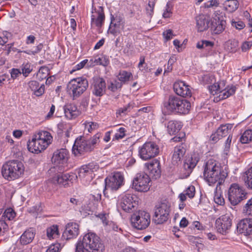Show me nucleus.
<instances>
[{
    "instance_id": "6",
    "label": "nucleus",
    "mask_w": 252,
    "mask_h": 252,
    "mask_svg": "<svg viewBox=\"0 0 252 252\" xmlns=\"http://www.w3.org/2000/svg\"><path fill=\"white\" fill-rule=\"evenodd\" d=\"M88 87V81L84 77H78L71 80L67 85V91L73 99L79 97Z\"/></svg>"
},
{
    "instance_id": "42",
    "label": "nucleus",
    "mask_w": 252,
    "mask_h": 252,
    "mask_svg": "<svg viewBox=\"0 0 252 252\" xmlns=\"http://www.w3.org/2000/svg\"><path fill=\"white\" fill-rule=\"evenodd\" d=\"M244 180L248 188L252 189V166L245 172Z\"/></svg>"
},
{
    "instance_id": "19",
    "label": "nucleus",
    "mask_w": 252,
    "mask_h": 252,
    "mask_svg": "<svg viewBox=\"0 0 252 252\" xmlns=\"http://www.w3.org/2000/svg\"><path fill=\"white\" fill-rule=\"evenodd\" d=\"M77 178V176L73 173L63 174L62 172H60L56 174L51 179V182L54 184H59L65 186L68 184V182L72 183Z\"/></svg>"
},
{
    "instance_id": "49",
    "label": "nucleus",
    "mask_w": 252,
    "mask_h": 252,
    "mask_svg": "<svg viewBox=\"0 0 252 252\" xmlns=\"http://www.w3.org/2000/svg\"><path fill=\"white\" fill-rule=\"evenodd\" d=\"M133 102H129L128 104L123 107L120 108L117 111V114L120 115H126L134 107Z\"/></svg>"
},
{
    "instance_id": "12",
    "label": "nucleus",
    "mask_w": 252,
    "mask_h": 252,
    "mask_svg": "<svg viewBox=\"0 0 252 252\" xmlns=\"http://www.w3.org/2000/svg\"><path fill=\"white\" fill-rule=\"evenodd\" d=\"M99 168L97 164L91 162L87 165L82 166L78 170V177L85 184L89 183L94 177V172Z\"/></svg>"
},
{
    "instance_id": "13",
    "label": "nucleus",
    "mask_w": 252,
    "mask_h": 252,
    "mask_svg": "<svg viewBox=\"0 0 252 252\" xmlns=\"http://www.w3.org/2000/svg\"><path fill=\"white\" fill-rule=\"evenodd\" d=\"M150 178L144 172L136 174L133 178L132 187L136 190L139 192H146L150 189Z\"/></svg>"
},
{
    "instance_id": "33",
    "label": "nucleus",
    "mask_w": 252,
    "mask_h": 252,
    "mask_svg": "<svg viewBox=\"0 0 252 252\" xmlns=\"http://www.w3.org/2000/svg\"><path fill=\"white\" fill-rule=\"evenodd\" d=\"M195 192V187L193 186H189L183 192L180 193L179 195L180 200L185 201L188 196L189 198H192Z\"/></svg>"
},
{
    "instance_id": "2",
    "label": "nucleus",
    "mask_w": 252,
    "mask_h": 252,
    "mask_svg": "<svg viewBox=\"0 0 252 252\" xmlns=\"http://www.w3.org/2000/svg\"><path fill=\"white\" fill-rule=\"evenodd\" d=\"M104 248L99 237L95 233L89 232L77 243L75 252H103Z\"/></svg>"
},
{
    "instance_id": "45",
    "label": "nucleus",
    "mask_w": 252,
    "mask_h": 252,
    "mask_svg": "<svg viewBox=\"0 0 252 252\" xmlns=\"http://www.w3.org/2000/svg\"><path fill=\"white\" fill-rule=\"evenodd\" d=\"M243 213L246 216H252V197L249 199L244 206Z\"/></svg>"
},
{
    "instance_id": "22",
    "label": "nucleus",
    "mask_w": 252,
    "mask_h": 252,
    "mask_svg": "<svg viewBox=\"0 0 252 252\" xmlns=\"http://www.w3.org/2000/svg\"><path fill=\"white\" fill-rule=\"evenodd\" d=\"M174 92L178 95L183 97L191 96V92L190 86L187 85L185 82L178 81L173 85Z\"/></svg>"
},
{
    "instance_id": "55",
    "label": "nucleus",
    "mask_w": 252,
    "mask_h": 252,
    "mask_svg": "<svg viewBox=\"0 0 252 252\" xmlns=\"http://www.w3.org/2000/svg\"><path fill=\"white\" fill-rule=\"evenodd\" d=\"M85 130L89 132H91L98 127L97 123L93 122H85L84 123Z\"/></svg>"
},
{
    "instance_id": "18",
    "label": "nucleus",
    "mask_w": 252,
    "mask_h": 252,
    "mask_svg": "<svg viewBox=\"0 0 252 252\" xmlns=\"http://www.w3.org/2000/svg\"><path fill=\"white\" fill-rule=\"evenodd\" d=\"M105 20L103 8L99 6L97 7H92L91 15V25L100 28L103 25Z\"/></svg>"
},
{
    "instance_id": "46",
    "label": "nucleus",
    "mask_w": 252,
    "mask_h": 252,
    "mask_svg": "<svg viewBox=\"0 0 252 252\" xmlns=\"http://www.w3.org/2000/svg\"><path fill=\"white\" fill-rule=\"evenodd\" d=\"M138 68L139 69L144 73L148 72L150 70L148 64L145 63V57L141 56L139 58V63L138 64Z\"/></svg>"
},
{
    "instance_id": "29",
    "label": "nucleus",
    "mask_w": 252,
    "mask_h": 252,
    "mask_svg": "<svg viewBox=\"0 0 252 252\" xmlns=\"http://www.w3.org/2000/svg\"><path fill=\"white\" fill-rule=\"evenodd\" d=\"M209 20L204 15H200L196 18V27L198 32H202L208 28Z\"/></svg>"
},
{
    "instance_id": "64",
    "label": "nucleus",
    "mask_w": 252,
    "mask_h": 252,
    "mask_svg": "<svg viewBox=\"0 0 252 252\" xmlns=\"http://www.w3.org/2000/svg\"><path fill=\"white\" fill-rule=\"evenodd\" d=\"M252 46V41H244L241 46V49L242 52H247Z\"/></svg>"
},
{
    "instance_id": "44",
    "label": "nucleus",
    "mask_w": 252,
    "mask_h": 252,
    "mask_svg": "<svg viewBox=\"0 0 252 252\" xmlns=\"http://www.w3.org/2000/svg\"><path fill=\"white\" fill-rule=\"evenodd\" d=\"M252 140V130L247 129L242 134L240 141L242 143H248Z\"/></svg>"
},
{
    "instance_id": "28",
    "label": "nucleus",
    "mask_w": 252,
    "mask_h": 252,
    "mask_svg": "<svg viewBox=\"0 0 252 252\" xmlns=\"http://www.w3.org/2000/svg\"><path fill=\"white\" fill-rule=\"evenodd\" d=\"M35 235V230L32 228L27 229L20 236V243L23 245L31 243L33 240Z\"/></svg>"
},
{
    "instance_id": "50",
    "label": "nucleus",
    "mask_w": 252,
    "mask_h": 252,
    "mask_svg": "<svg viewBox=\"0 0 252 252\" xmlns=\"http://www.w3.org/2000/svg\"><path fill=\"white\" fill-rule=\"evenodd\" d=\"M173 5L170 1H168L163 10L162 17L164 18H168L171 17L172 13Z\"/></svg>"
},
{
    "instance_id": "8",
    "label": "nucleus",
    "mask_w": 252,
    "mask_h": 252,
    "mask_svg": "<svg viewBox=\"0 0 252 252\" xmlns=\"http://www.w3.org/2000/svg\"><path fill=\"white\" fill-rule=\"evenodd\" d=\"M159 153V147L154 142H146L138 148V156L144 160L156 157Z\"/></svg>"
},
{
    "instance_id": "36",
    "label": "nucleus",
    "mask_w": 252,
    "mask_h": 252,
    "mask_svg": "<svg viewBox=\"0 0 252 252\" xmlns=\"http://www.w3.org/2000/svg\"><path fill=\"white\" fill-rule=\"evenodd\" d=\"M47 237L51 240L58 238L60 235L59 227L57 225H52L46 229Z\"/></svg>"
},
{
    "instance_id": "16",
    "label": "nucleus",
    "mask_w": 252,
    "mask_h": 252,
    "mask_svg": "<svg viewBox=\"0 0 252 252\" xmlns=\"http://www.w3.org/2000/svg\"><path fill=\"white\" fill-rule=\"evenodd\" d=\"M124 183V177L119 172H115L112 176L107 177L105 180V188L112 190H116Z\"/></svg>"
},
{
    "instance_id": "52",
    "label": "nucleus",
    "mask_w": 252,
    "mask_h": 252,
    "mask_svg": "<svg viewBox=\"0 0 252 252\" xmlns=\"http://www.w3.org/2000/svg\"><path fill=\"white\" fill-rule=\"evenodd\" d=\"M122 86L123 85L122 84V83H120L117 80H114L110 83V84L108 86V88L111 91L115 92L117 90L121 89Z\"/></svg>"
},
{
    "instance_id": "51",
    "label": "nucleus",
    "mask_w": 252,
    "mask_h": 252,
    "mask_svg": "<svg viewBox=\"0 0 252 252\" xmlns=\"http://www.w3.org/2000/svg\"><path fill=\"white\" fill-rule=\"evenodd\" d=\"M100 137V134L96 133L91 139L87 140L91 148V151L94 150L95 146L99 142Z\"/></svg>"
},
{
    "instance_id": "43",
    "label": "nucleus",
    "mask_w": 252,
    "mask_h": 252,
    "mask_svg": "<svg viewBox=\"0 0 252 252\" xmlns=\"http://www.w3.org/2000/svg\"><path fill=\"white\" fill-rule=\"evenodd\" d=\"M239 47V42L235 39L229 40L226 43V48L230 52H236Z\"/></svg>"
},
{
    "instance_id": "58",
    "label": "nucleus",
    "mask_w": 252,
    "mask_h": 252,
    "mask_svg": "<svg viewBox=\"0 0 252 252\" xmlns=\"http://www.w3.org/2000/svg\"><path fill=\"white\" fill-rule=\"evenodd\" d=\"M125 129L124 127H120L115 133L112 140H119L122 139L125 136Z\"/></svg>"
},
{
    "instance_id": "54",
    "label": "nucleus",
    "mask_w": 252,
    "mask_h": 252,
    "mask_svg": "<svg viewBox=\"0 0 252 252\" xmlns=\"http://www.w3.org/2000/svg\"><path fill=\"white\" fill-rule=\"evenodd\" d=\"M157 0H150L148 5L146 6V13L149 16H151L154 13V9Z\"/></svg>"
},
{
    "instance_id": "25",
    "label": "nucleus",
    "mask_w": 252,
    "mask_h": 252,
    "mask_svg": "<svg viewBox=\"0 0 252 252\" xmlns=\"http://www.w3.org/2000/svg\"><path fill=\"white\" fill-rule=\"evenodd\" d=\"M93 93L97 96L103 95L106 89L105 81L101 78H95L93 84Z\"/></svg>"
},
{
    "instance_id": "38",
    "label": "nucleus",
    "mask_w": 252,
    "mask_h": 252,
    "mask_svg": "<svg viewBox=\"0 0 252 252\" xmlns=\"http://www.w3.org/2000/svg\"><path fill=\"white\" fill-rule=\"evenodd\" d=\"M226 22L225 21H221L220 23H211V30L214 34H220L224 30Z\"/></svg>"
},
{
    "instance_id": "48",
    "label": "nucleus",
    "mask_w": 252,
    "mask_h": 252,
    "mask_svg": "<svg viewBox=\"0 0 252 252\" xmlns=\"http://www.w3.org/2000/svg\"><path fill=\"white\" fill-rule=\"evenodd\" d=\"M49 69L48 67L46 66L41 67L37 74V77L40 80L46 79L49 74Z\"/></svg>"
},
{
    "instance_id": "10",
    "label": "nucleus",
    "mask_w": 252,
    "mask_h": 252,
    "mask_svg": "<svg viewBox=\"0 0 252 252\" xmlns=\"http://www.w3.org/2000/svg\"><path fill=\"white\" fill-rule=\"evenodd\" d=\"M247 193L245 189L237 184H232L228 191V198L233 205H236L246 198Z\"/></svg>"
},
{
    "instance_id": "59",
    "label": "nucleus",
    "mask_w": 252,
    "mask_h": 252,
    "mask_svg": "<svg viewBox=\"0 0 252 252\" xmlns=\"http://www.w3.org/2000/svg\"><path fill=\"white\" fill-rule=\"evenodd\" d=\"M231 26L236 29L240 30L245 27V24L242 21L233 19L231 21Z\"/></svg>"
},
{
    "instance_id": "35",
    "label": "nucleus",
    "mask_w": 252,
    "mask_h": 252,
    "mask_svg": "<svg viewBox=\"0 0 252 252\" xmlns=\"http://www.w3.org/2000/svg\"><path fill=\"white\" fill-rule=\"evenodd\" d=\"M118 79L122 84H126L129 81L133 78L132 74L130 72L126 70H121L117 76Z\"/></svg>"
},
{
    "instance_id": "37",
    "label": "nucleus",
    "mask_w": 252,
    "mask_h": 252,
    "mask_svg": "<svg viewBox=\"0 0 252 252\" xmlns=\"http://www.w3.org/2000/svg\"><path fill=\"white\" fill-rule=\"evenodd\" d=\"M190 109V103L186 99H181L179 105L176 113L188 114Z\"/></svg>"
},
{
    "instance_id": "20",
    "label": "nucleus",
    "mask_w": 252,
    "mask_h": 252,
    "mask_svg": "<svg viewBox=\"0 0 252 252\" xmlns=\"http://www.w3.org/2000/svg\"><path fill=\"white\" fill-rule=\"evenodd\" d=\"M199 159L200 157L198 153H193L186 159L184 164V169L186 172L183 177V178H187L189 176Z\"/></svg>"
},
{
    "instance_id": "3",
    "label": "nucleus",
    "mask_w": 252,
    "mask_h": 252,
    "mask_svg": "<svg viewBox=\"0 0 252 252\" xmlns=\"http://www.w3.org/2000/svg\"><path fill=\"white\" fill-rule=\"evenodd\" d=\"M51 133L46 130H39L33 136L28 144L29 151L38 154L45 150L52 142Z\"/></svg>"
},
{
    "instance_id": "24",
    "label": "nucleus",
    "mask_w": 252,
    "mask_h": 252,
    "mask_svg": "<svg viewBox=\"0 0 252 252\" xmlns=\"http://www.w3.org/2000/svg\"><path fill=\"white\" fill-rule=\"evenodd\" d=\"M65 117L68 120H73L77 118L81 111L73 103H67L63 106Z\"/></svg>"
},
{
    "instance_id": "39",
    "label": "nucleus",
    "mask_w": 252,
    "mask_h": 252,
    "mask_svg": "<svg viewBox=\"0 0 252 252\" xmlns=\"http://www.w3.org/2000/svg\"><path fill=\"white\" fill-rule=\"evenodd\" d=\"M233 125L230 124L221 125L217 130L222 137L226 136L231 131Z\"/></svg>"
},
{
    "instance_id": "21",
    "label": "nucleus",
    "mask_w": 252,
    "mask_h": 252,
    "mask_svg": "<svg viewBox=\"0 0 252 252\" xmlns=\"http://www.w3.org/2000/svg\"><path fill=\"white\" fill-rule=\"evenodd\" d=\"M79 233V225L74 222H70L66 224L65 229L63 233V237L66 240L76 238Z\"/></svg>"
},
{
    "instance_id": "9",
    "label": "nucleus",
    "mask_w": 252,
    "mask_h": 252,
    "mask_svg": "<svg viewBox=\"0 0 252 252\" xmlns=\"http://www.w3.org/2000/svg\"><path fill=\"white\" fill-rule=\"evenodd\" d=\"M68 157V152L65 149H61L55 151L53 154L52 160L56 167L50 169V171L52 172L55 168H57L60 171L66 170Z\"/></svg>"
},
{
    "instance_id": "11",
    "label": "nucleus",
    "mask_w": 252,
    "mask_h": 252,
    "mask_svg": "<svg viewBox=\"0 0 252 252\" xmlns=\"http://www.w3.org/2000/svg\"><path fill=\"white\" fill-rule=\"evenodd\" d=\"M138 203V198L133 193H126L122 195L118 202V207L126 212H129Z\"/></svg>"
},
{
    "instance_id": "26",
    "label": "nucleus",
    "mask_w": 252,
    "mask_h": 252,
    "mask_svg": "<svg viewBox=\"0 0 252 252\" xmlns=\"http://www.w3.org/2000/svg\"><path fill=\"white\" fill-rule=\"evenodd\" d=\"M181 99L176 96H170L167 101L163 103L164 108L168 112H177Z\"/></svg>"
},
{
    "instance_id": "7",
    "label": "nucleus",
    "mask_w": 252,
    "mask_h": 252,
    "mask_svg": "<svg viewBox=\"0 0 252 252\" xmlns=\"http://www.w3.org/2000/svg\"><path fill=\"white\" fill-rule=\"evenodd\" d=\"M151 217L149 213L143 210H139L133 213L130 218L131 226L138 230H143L150 224Z\"/></svg>"
},
{
    "instance_id": "32",
    "label": "nucleus",
    "mask_w": 252,
    "mask_h": 252,
    "mask_svg": "<svg viewBox=\"0 0 252 252\" xmlns=\"http://www.w3.org/2000/svg\"><path fill=\"white\" fill-rule=\"evenodd\" d=\"M108 63L109 60L106 57L104 56H101L100 57L96 56L89 60V64H87V65L88 66H94L97 65H102L106 66L108 64Z\"/></svg>"
},
{
    "instance_id": "40",
    "label": "nucleus",
    "mask_w": 252,
    "mask_h": 252,
    "mask_svg": "<svg viewBox=\"0 0 252 252\" xmlns=\"http://www.w3.org/2000/svg\"><path fill=\"white\" fill-rule=\"evenodd\" d=\"M198 80L202 84H209L215 81L214 76L209 73L200 75L198 76Z\"/></svg>"
},
{
    "instance_id": "4",
    "label": "nucleus",
    "mask_w": 252,
    "mask_h": 252,
    "mask_svg": "<svg viewBox=\"0 0 252 252\" xmlns=\"http://www.w3.org/2000/svg\"><path fill=\"white\" fill-rule=\"evenodd\" d=\"M24 171L25 166L23 162L13 159L6 161L2 165L1 173L5 179L12 181L20 178Z\"/></svg>"
},
{
    "instance_id": "31",
    "label": "nucleus",
    "mask_w": 252,
    "mask_h": 252,
    "mask_svg": "<svg viewBox=\"0 0 252 252\" xmlns=\"http://www.w3.org/2000/svg\"><path fill=\"white\" fill-rule=\"evenodd\" d=\"M165 126L167 127V130L170 135L175 134L178 132L182 128L181 123L176 120H170Z\"/></svg>"
},
{
    "instance_id": "5",
    "label": "nucleus",
    "mask_w": 252,
    "mask_h": 252,
    "mask_svg": "<svg viewBox=\"0 0 252 252\" xmlns=\"http://www.w3.org/2000/svg\"><path fill=\"white\" fill-rule=\"evenodd\" d=\"M209 90L213 95L219 94L217 101L226 99L233 95L236 91V87L233 85L226 86V82L220 80L209 86Z\"/></svg>"
},
{
    "instance_id": "27",
    "label": "nucleus",
    "mask_w": 252,
    "mask_h": 252,
    "mask_svg": "<svg viewBox=\"0 0 252 252\" xmlns=\"http://www.w3.org/2000/svg\"><path fill=\"white\" fill-rule=\"evenodd\" d=\"M145 166L149 171L150 175L155 179H157L160 176L161 171L160 163L158 160L155 159L150 163L145 164Z\"/></svg>"
},
{
    "instance_id": "30",
    "label": "nucleus",
    "mask_w": 252,
    "mask_h": 252,
    "mask_svg": "<svg viewBox=\"0 0 252 252\" xmlns=\"http://www.w3.org/2000/svg\"><path fill=\"white\" fill-rule=\"evenodd\" d=\"M186 150L182 145L175 147L172 158V162L174 165L178 164L184 156Z\"/></svg>"
},
{
    "instance_id": "53",
    "label": "nucleus",
    "mask_w": 252,
    "mask_h": 252,
    "mask_svg": "<svg viewBox=\"0 0 252 252\" xmlns=\"http://www.w3.org/2000/svg\"><path fill=\"white\" fill-rule=\"evenodd\" d=\"M3 216L9 220H10L14 219L16 216V213L13 209L9 208L5 210Z\"/></svg>"
},
{
    "instance_id": "23",
    "label": "nucleus",
    "mask_w": 252,
    "mask_h": 252,
    "mask_svg": "<svg viewBox=\"0 0 252 252\" xmlns=\"http://www.w3.org/2000/svg\"><path fill=\"white\" fill-rule=\"evenodd\" d=\"M237 229L244 235L252 234V218H246L241 220L237 224Z\"/></svg>"
},
{
    "instance_id": "60",
    "label": "nucleus",
    "mask_w": 252,
    "mask_h": 252,
    "mask_svg": "<svg viewBox=\"0 0 252 252\" xmlns=\"http://www.w3.org/2000/svg\"><path fill=\"white\" fill-rule=\"evenodd\" d=\"M8 230V226L5 220H0V236L4 235Z\"/></svg>"
},
{
    "instance_id": "47",
    "label": "nucleus",
    "mask_w": 252,
    "mask_h": 252,
    "mask_svg": "<svg viewBox=\"0 0 252 252\" xmlns=\"http://www.w3.org/2000/svg\"><path fill=\"white\" fill-rule=\"evenodd\" d=\"M214 45V42L206 40H202L197 42L196 44V47L198 49H202L204 48H207L209 49H211Z\"/></svg>"
},
{
    "instance_id": "62",
    "label": "nucleus",
    "mask_w": 252,
    "mask_h": 252,
    "mask_svg": "<svg viewBox=\"0 0 252 252\" xmlns=\"http://www.w3.org/2000/svg\"><path fill=\"white\" fill-rule=\"evenodd\" d=\"M222 138V136L220 135V133L218 132V130H217L215 132L211 134L210 136V140L212 141V143H215Z\"/></svg>"
},
{
    "instance_id": "15",
    "label": "nucleus",
    "mask_w": 252,
    "mask_h": 252,
    "mask_svg": "<svg viewBox=\"0 0 252 252\" xmlns=\"http://www.w3.org/2000/svg\"><path fill=\"white\" fill-rule=\"evenodd\" d=\"M169 207L164 203H161L155 209L153 221L156 224H161L168 219Z\"/></svg>"
},
{
    "instance_id": "61",
    "label": "nucleus",
    "mask_w": 252,
    "mask_h": 252,
    "mask_svg": "<svg viewBox=\"0 0 252 252\" xmlns=\"http://www.w3.org/2000/svg\"><path fill=\"white\" fill-rule=\"evenodd\" d=\"M214 201L220 205H223L224 204V199L221 194L216 192L214 196Z\"/></svg>"
},
{
    "instance_id": "57",
    "label": "nucleus",
    "mask_w": 252,
    "mask_h": 252,
    "mask_svg": "<svg viewBox=\"0 0 252 252\" xmlns=\"http://www.w3.org/2000/svg\"><path fill=\"white\" fill-rule=\"evenodd\" d=\"M221 21H224L223 20L222 13L220 11H215L213 14L211 23H220Z\"/></svg>"
},
{
    "instance_id": "34",
    "label": "nucleus",
    "mask_w": 252,
    "mask_h": 252,
    "mask_svg": "<svg viewBox=\"0 0 252 252\" xmlns=\"http://www.w3.org/2000/svg\"><path fill=\"white\" fill-rule=\"evenodd\" d=\"M239 5L237 0H226L223 3L225 9L229 12H233L236 11Z\"/></svg>"
},
{
    "instance_id": "41",
    "label": "nucleus",
    "mask_w": 252,
    "mask_h": 252,
    "mask_svg": "<svg viewBox=\"0 0 252 252\" xmlns=\"http://www.w3.org/2000/svg\"><path fill=\"white\" fill-rule=\"evenodd\" d=\"M20 69L22 71L21 73L24 77H27L32 71L33 69V66L31 63L29 62H24L21 65Z\"/></svg>"
},
{
    "instance_id": "17",
    "label": "nucleus",
    "mask_w": 252,
    "mask_h": 252,
    "mask_svg": "<svg viewBox=\"0 0 252 252\" xmlns=\"http://www.w3.org/2000/svg\"><path fill=\"white\" fill-rule=\"evenodd\" d=\"M232 219L230 214L221 216L216 220V226L217 231L220 234H224L231 226Z\"/></svg>"
},
{
    "instance_id": "63",
    "label": "nucleus",
    "mask_w": 252,
    "mask_h": 252,
    "mask_svg": "<svg viewBox=\"0 0 252 252\" xmlns=\"http://www.w3.org/2000/svg\"><path fill=\"white\" fill-rule=\"evenodd\" d=\"M60 250V244L59 243L50 245L46 252H59Z\"/></svg>"
},
{
    "instance_id": "56",
    "label": "nucleus",
    "mask_w": 252,
    "mask_h": 252,
    "mask_svg": "<svg viewBox=\"0 0 252 252\" xmlns=\"http://www.w3.org/2000/svg\"><path fill=\"white\" fill-rule=\"evenodd\" d=\"M219 5V0H210L204 3V6L206 8H215Z\"/></svg>"
},
{
    "instance_id": "1",
    "label": "nucleus",
    "mask_w": 252,
    "mask_h": 252,
    "mask_svg": "<svg viewBox=\"0 0 252 252\" xmlns=\"http://www.w3.org/2000/svg\"><path fill=\"white\" fill-rule=\"evenodd\" d=\"M203 168L204 179L210 186L216 183L221 184L227 176V173L222 170L220 164L213 159L207 161Z\"/></svg>"
},
{
    "instance_id": "14",
    "label": "nucleus",
    "mask_w": 252,
    "mask_h": 252,
    "mask_svg": "<svg viewBox=\"0 0 252 252\" xmlns=\"http://www.w3.org/2000/svg\"><path fill=\"white\" fill-rule=\"evenodd\" d=\"M91 151V148L87 139L81 136L76 139L72 147V153L75 157H80Z\"/></svg>"
}]
</instances>
